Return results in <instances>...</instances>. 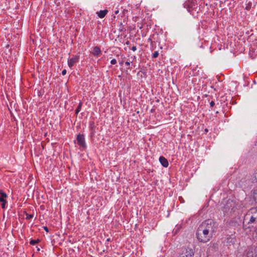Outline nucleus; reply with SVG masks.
Instances as JSON below:
<instances>
[{
    "label": "nucleus",
    "mask_w": 257,
    "mask_h": 257,
    "mask_svg": "<svg viewBox=\"0 0 257 257\" xmlns=\"http://www.w3.org/2000/svg\"><path fill=\"white\" fill-rule=\"evenodd\" d=\"M243 225H248L247 227H253L257 224V207L250 209L246 213L243 219Z\"/></svg>",
    "instance_id": "1"
},
{
    "label": "nucleus",
    "mask_w": 257,
    "mask_h": 257,
    "mask_svg": "<svg viewBox=\"0 0 257 257\" xmlns=\"http://www.w3.org/2000/svg\"><path fill=\"white\" fill-rule=\"evenodd\" d=\"M196 237L200 242H207L212 237L213 235L199 225L196 233Z\"/></svg>",
    "instance_id": "2"
},
{
    "label": "nucleus",
    "mask_w": 257,
    "mask_h": 257,
    "mask_svg": "<svg viewBox=\"0 0 257 257\" xmlns=\"http://www.w3.org/2000/svg\"><path fill=\"white\" fill-rule=\"evenodd\" d=\"M200 225L212 235L214 234L217 227L216 223L211 219L204 221Z\"/></svg>",
    "instance_id": "3"
},
{
    "label": "nucleus",
    "mask_w": 257,
    "mask_h": 257,
    "mask_svg": "<svg viewBox=\"0 0 257 257\" xmlns=\"http://www.w3.org/2000/svg\"><path fill=\"white\" fill-rule=\"evenodd\" d=\"M236 206V202L233 200L229 199L227 201L223 207V211L225 212H234Z\"/></svg>",
    "instance_id": "4"
},
{
    "label": "nucleus",
    "mask_w": 257,
    "mask_h": 257,
    "mask_svg": "<svg viewBox=\"0 0 257 257\" xmlns=\"http://www.w3.org/2000/svg\"><path fill=\"white\" fill-rule=\"evenodd\" d=\"M77 144L83 149L86 148V145L85 141V138L83 135L79 134L77 136Z\"/></svg>",
    "instance_id": "5"
},
{
    "label": "nucleus",
    "mask_w": 257,
    "mask_h": 257,
    "mask_svg": "<svg viewBox=\"0 0 257 257\" xmlns=\"http://www.w3.org/2000/svg\"><path fill=\"white\" fill-rule=\"evenodd\" d=\"M79 57L77 56H75L71 58L68 59V66L70 68H71L74 66V65L78 61Z\"/></svg>",
    "instance_id": "6"
},
{
    "label": "nucleus",
    "mask_w": 257,
    "mask_h": 257,
    "mask_svg": "<svg viewBox=\"0 0 257 257\" xmlns=\"http://www.w3.org/2000/svg\"><path fill=\"white\" fill-rule=\"evenodd\" d=\"M91 53L96 57H99L101 54V50L99 47L96 46L93 48Z\"/></svg>",
    "instance_id": "7"
},
{
    "label": "nucleus",
    "mask_w": 257,
    "mask_h": 257,
    "mask_svg": "<svg viewBox=\"0 0 257 257\" xmlns=\"http://www.w3.org/2000/svg\"><path fill=\"white\" fill-rule=\"evenodd\" d=\"M220 243L219 242L216 241L215 242H211L210 243V247L211 249V250L216 251L218 250Z\"/></svg>",
    "instance_id": "8"
},
{
    "label": "nucleus",
    "mask_w": 257,
    "mask_h": 257,
    "mask_svg": "<svg viewBox=\"0 0 257 257\" xmlns=\"http://www.w3.org/2000/svg\"><path fill=\"white\" fill-rule=\"evenodd\" d=\"M159 161L161 163V165L165 168H167L169 165L168 160L163 156H161L159 158Z\"/></svg>",
    "instance_id": "9"
},
{
    "label": "nucleus",
    "mask_w": 257,
    "mask_h": 257,
    "mask_svg": "<svg viewBox=\"0 0 257 257\" xmlns=\"http://www.w3.org/2000/svg\"><path fill=\"white\" fill-rule=\"evenodd\" d=\"M108 13V10L105 9L104 10H101L96 13L98 17L101 19L103 18Z\"/></svg>",
    "instance_id": "10"
},
{
    "label": "nucleus",
    "mask_w": 257,
    "mask_h": 257,
    "mask_svg": "<svg viewBox=\"0 0 257 257\" xmlns=\"http://www.w3.org/2000/svg\"><path fill=\"white\" fill-rule=\"evenodd\" d=\"M0 201L1 202H5L6 200L5 199L7 197V195L4 192H0Z\"/></svg>",
    "instance_id": "11"
},
{
    "label": "nucleus",
    "mask_w": 257,
    "mask_h": 257,
    "mask_svg": "<svg viewBox=\"0 0 257 257\" xmlns=\"http://www.w3.org/2000/svg\"><path fill=\"white\" fill-rule=\"evenodd\" d=\"M82 102H80L79 103V105H78L77 108H76V109L75 110L76 114H78L80 112L81 107H82Z\"/></svg>",
    "instance_id": "12"
},
{
    "label": "nucleus",
    "mask_w": 257,
    "mask_h": 257,
    "mask_svg": "<svg viewBox=\"0 0 257 257\" xmlns=\"http://www.w3.org/2000/svg\"><path fill=\"white\" fill-rule=\"evenodd\" d=\"M39 239H37V240H31L30 241V244H32V245H35V244H36L37 243H38V242H39Z\"/></svg>",
    "instance_id": "13"
},
{
    "label": "nucleus",
    "mask_w": 257,
    "mask_h": 257,
    "mask_svg": "<svg viewBox=\"0 0 257 257\" xmlns=\"http://www.w3.org/2000/svg\"><path fill=\"white\" fill-rule=\"evenodd\" d=\"M33 217V214H26V219H30L31 218H32Z\"/></svg>",
    "instance_id": "14"
},
{
    "label": "nucleus",
    "mask_w": 257,
    "mask_h": 257,
    "mask_svg": "<svg viewBox=\"0 0 257 257\" xmlns=\"http://www.w3.org/2000/svg\"><path fill=\"white\" fill-rule=\"evenodd\" d=\"M159 56V52L158 51H155L153 55V57L154 58H157Z\"/></svg>",
    "instance_id": "15"
},
{
    "label": "nucleus",
    "mask_w": 257,
    "mask_h": 257,
    "mask_svg": "<svg viewBox=\"0 0 257 257\" xmlns=\"http://www.w3.org/2000/svg\"><path fill=\"white\" fill-rule=\"evenodd\" d=\"M110 63H111V64H113H113H115L116 63V59H112V60H111V61H110Z\"/></svg>",
    "instance_id": "16"
},
{
    "label": "nucleus",
    "mask_w": 257,
    "mask_h": 257,
    "mask_svg": "<svg viewBox=\"0 0 257 257\" xmlns=\"http://www.w3.org/2000/svg\"><path fill=\"white\" fill-rule=\"evenodd\" d=\"M6 203H7V201H5V202H2V206L3 209L5 208Z\"/></svg>",
    "instance_id": "17"
},
{
    "label": "nucleus",
    "mask_w": 257,
    "mask_h": 257,
    "mask_svg": "<svg viewBox=\"0 0 257 257\" xmlns=\"http://www.w3.org/2000/svg\"><path fill=\"white\" fill-rule=\"evenodd\" d=\"M215 105V103L213 101H211L210 102V107H212L214 106Z\"/></svg>",
    "instance_id": "18"
},
{
    "label": "nucleus",
    "mask_w": 257,
    "mask_h": 257,
    "mask_svg": "<svg viewBox=\"0 0 257 257\" xmlns=\"http://www.w3.org/2000/svg\"><path fill=\"white\" fill-rule=\"evenodd\" d=\"M66 74V70L65 69L63 70L62 71V74L63 75H65V74Z\"/></svg>",
    "instance_id": "19"
},
{
    "label": "nucleus",
    "mask_w": 257,
    "mask_h": 257,
    "mask_svg": "<svg viewBox=\"0 0 257 257\" xmlns=\"http://www.w3.org/2000/svg\"><path fill=\"white\" fill-rule=\"evenodd\" d=\"M132 50L133 51H136V50H137V47L136 46H133L132 48Z\"/></svg>",
    "instance_id": "20"
},
{
    "label": "nucleus",
    "mask_w": 257,
    "mask_h": 257,
    "mask_svg": "<svg viewBox=\"0 0 257 257\" xmlns=\"http://www.w3.org/2000/svg\"><path fill=\"white\" fill-rule=\"evenodd\" d=\"M44 230H45V231H46L47 232H48V228H47V226H44Z\"/></svg>",
    "instance_id": "21"
},
{
    "label": "nucleus",
    "mask_w": 257,
    "mask_h": 257,
    "mask_svg": "<svg viewBox=\"0 0 257 257\" xmlns=\"http://www.w3.org/2000/svg\"><path fill=\"white\" fill-rule=\"evenodd\" d=\"M125 65H126V66H129V65H130V62H128V61H126V62H125Z\"/></svg>",
    "instance_id": "22"
},
{
    "label": "nucleus",
    "mask_w": 257,
    "mask_h": 257,
    "mask_svg": "<svg viewBox=\"0 0 257 257\" xmlns=\"http://www.w3.org/2000/svg\"><path fill=\"white\" fill-rule=\"evenodd\" d=\"M254 234H255V237H257V228L254 231Z\"/></svg>",
    "instance_id": "23"
},
{
    "label": "nucleus",
    "mask_w": 257,
    "mask_h": 257,
    "mask_svg": "<svg viewBox=\"0 0 257 257\" xmlns=\"http://www.w3.org/2000/svg\"><path fill=\"white\" fill-rule=\"evenodd\" d=\"M119 11L118 10L115 11V14H117L118 13Z\"/></svg>",
    "instance_id": "24"
}]
</instances>
